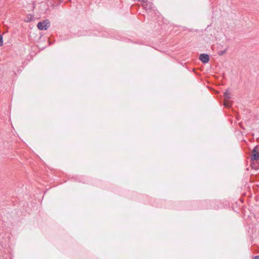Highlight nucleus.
<instances>
[{
	"instance_id": "obj_5",
	"label": "nucleus",
	"mask_w": 259,
	"mask_h": 259,
	"mask_svg": "<svg viewBox=\"0 0 259 259\" xmlns=\"http://www.w3.org/2000/svg\"><path fill=\"white\" fill-rule=\"evenodd\" d=\"M227 50V48L225 49L223 51H219L218 52V55H219L220 56H223L224 54H225V53L226 52Z\"/></svg>"
},
{
	"instance_id": "obj_11",
	"label": "nucleus",
	"mask_w": 259,
	"mask_h": 259,
	"mask_svg": "<svg viewBox=\"0 0 259 259\" xmlns=\"http://www.w3.org/2000/svg\"><path fill=\"white\" fill-rule=\"evenodd\" d=\"M221 47V45H220V47H219V46H218V49H217V50H219L220 49V47Z\"/></svg>"
},
{
	"instance_id": "obj_3",
	"label": "nucleus",
	"mask_w": 259,
	"mask_h": 259,
	"mask_svg": "<svg viewBox=\"0 0 259 259\" xmlns=\"http://www.w3.org/2000/svg\"><path fill=\"white\" fill-rule=\"evenodd\" d=\"M142 6L146 10H150L153 9V4L148 1H143L142 3Z\"/></svg>"
},
{
	"instance_id": "obj_8",
	"label": "nucleus",
	"mask_w": 259,
	"mask_h": 259,
	"mask_svg": "<svg viewBox=\"0 0 259 259\" xmlns=\"http://www.w3.org/2000/svg\"><path fill=\"white\" fill-rule=\"evenodd\" d=\"M3 46V36L0 34V46Z\"/></svg>"
},
{
	"instance_id": "obj_4",
	"label": "nucleus",
	"mask_w": 259,
	"mask_h": 259,
	"mask_svg": "<svg viewBox=\"0 0 259 259\" xmlns=\"http://www.w3.org/2000/svg\"><path fill=\"white\" fill-rule=\"evenodd\" d=\"M199 59L203 63H207L209 62V55L206 54H201L200 55Z\"/></svg>"
},
{
	"instance_id": "obj_9",
	"label": "nucleus",
	"mask_w": 259,
	"mask_h": 259,
	"mask_svg": "<svg viewBox=\"0 0 259 259\" xmlns=\"http://www.w3.org/2000/svg\"><path fill=\"white\" fill-rule=\"evenodd\" d=\"M251 167L253 168L257 169L259 167V166H256L255 163H251Z\"/></svg>"
},
{
	"instance_id": "obj_7",
	"label": "nucleus",
	"mask_w": 259,
	"mask_h": 259,
	"mask_svg": "<svg viewBox=\"0 0 259 259\" xmlns=\"http://www.w3.org/2000/svg\"><path fill=\"white\" fill-rule=\"evenodd\" d=\"M224 106L226 107H229L230 106V102L227 100L225 101Z\"/></svg>"
},
{
	"instance_id": "obj_6",
	"label": "nucleus",
	"mask_w": 259,
	"mask_h": 259,
	"mask_svg": "<svg viewBox=\"0 0 259 259\" xmlns=\"http://www.w3.org/2000/svg\"><path fill=\"white\" fill-rule=\"evenodd\" d=\"M229 94H230V93L228 91H226V92L224 93V97H225V98L226 100L229 99L230 98V97L229 96Z\"/></svg>"
},
{
	"instance_id": "obj_12",
	"label": "nucleus",
	"mask_w": 259,
	"mask_h": 259,
	"mask_svg": "<svg viewBox=\"0 0 259 259\" xmlns=\"http://www.w3.org/2000/svg\"><path fill=\"white\" fill-rule=\"evenodd\" d=\"M32 20V17H31V18H30V19H29V20H30H30Z\"/></svg>"
},
{
	"instance_id": "obj_2",
	"label": "nucleus",
	"mask_w": 259,
	"mask_h": 259,
	"mask_svg": "<svg viewBox=\"0 0 259 259\" xmlns=\"http://www.w3.org/2000/svg\"><path fill=\"white\" fill-rule=\"evenodd\" d=\"M251 161H254L259 159V146H255L252 151Z\"/></svg>"
},
{
	"instance_id": "obj_10",
	"label": "nucleus",
	"mask_w": 259,
	"mask_h": 259,
	"mask_svg": "<svg viewBox=\"0 0 259 259\" xmlns=\"http://www.w3.org/2000/svg\"><path fill=\"white\" fill-rule=\"evenodd\" d=\"M254 259H259V255L255 256Z\"/></svg>"
},
{
	"instance_id": "obj_1",
	"label": "nucleus",
	"mask_w": 259,
	"mask_h": 259,
	"mask_svg": "<svg viewBox=\"0 0 259 259\" xmlns=\"http://www.w3.org/2000/svg\"><path fill=\"white\" fill-rule=\"evenodd\" d=\"M50 25V21L48 19H46L42 22L38 23L37 26L39 30H47Z\"/></svg>"
}]
</instances>
